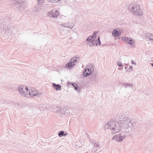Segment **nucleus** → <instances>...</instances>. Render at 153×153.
I'll list each match as a JSON object with an SVG mask.
<instances>
[{"label": "nucleus", "mask_w": 153, "mask_h": 153, "mask_svg": "<svg viewBox=\"0 0 153 153\" xmlns=\"http://www.w3.org/2000/svg\"><path fill=\"white\" fill-rule=\"evenodd\" d=\"M71 85L74 88V89L75 90H77L78 89V88H79L78 86L75 83H72Z\"/></svg>", "instance_id": "nucleus-25"}, {"label": "nucleus", "mask_w": 153, "mask_h": 153, "mask_svg": "<svg viewBox=\"0 0 153 153\" xmlns=\"http://www.w3.org/2000/svg\"><path fill=\"white\" fill-rule=\"evenodd\" d=\"M128 126L129 127H130L131 131H133L137 128V126L136 123L133 122L131 120H129V123H128Z\"/></svg>", "instance_id": "nucleus-5"}, {"label": "nucleus", "mask_w": 153, "mask_h": 153, "mask_svg": "<svg viewBox=\"0 0 153 153\" xmlns=\"http://www.w3.org/2000/svg\"><path fill=\"white\" fill-rule=\"evenodd\" d=\"M9 30V31H10V29H9L8 30V29H7V30H6V33H8Z\"/></svg>", "instance_id": "nucleus-40"}, {"label": "nucleus", "mask_w": 153, "mask_h": 153, "mask_svg": "<svg viewBox=\"0 0 153 153\" xmlns=\"http://www.w3.org/2000/svg\"><path fill=\"white\" fill-rule=\"evenodd\" d=\"M35 88H33V89H31V93H30V91H29L28 94L30 95H33V96H37L38 94V93L37 92V91H36V93L35 92Z\"/></svg>", "instance_id": "nucleus-12"}, {"label": "nucleus", "mask_w": 153, "mask_h": 153, "mask_svg": "<svg viewBox=\"0 0 153 153\" xmlns=\"http://www.w3.org/2000/svg\"><path fill=\"white\" fill-rule=\"evenodd\" d=\"M131 63L133 64H136L135 63V62H134L132 60H131Z\"/></svg>", "instance_id": "nucleus-42"}, {"label": "nucleus", "mask_w": 153, "mask_h": 153, "mask_svg": "<svg viewBox=\"0 0 153 153\" xmlns=\"http://www.w3.org/2000/svg\"><path fill=\"white\" fill-rule=\"evenodd\" d=\"M130 118H128V117H122V116L120 117L119 121L120 123V122L122 123L123 125H127V124L129 122V120H131Z\"/></svg>", "instance_id": "nucleus-4"}, {"label": "nucleus", "mask_w": 153, "mask_h": 153, "mask_svg": "<svg viewBox=\"0 0 153 153\" xmlns=\"http://www.w3.org/2000/svg\"><path fill=\"white\" fill-rule=\"evenodd\" d=\"M134 13L138 16H140L143 14V12L140 8V7L139 5L134 4V5L131 7Z\"/></svg>", "instance_id": "nucleus-2"}, {"label": "nucleus", "mask_w": 153, "mask_h": 153, "mask_svg": "<svg viewBox=\"0 0 153 153\" xmlns=\"http://www.w3.org/2000/svg\"><path fill=\"white\" fill-rule=\"evenodd\" d=\"M122 39L124 41L131 45L133 44V39L130 38L123 37Z\"/></svg>", "instance_id": "nucleus-8"}, {"label": "nucleus", "mask_w": 153, "mask_h": 153, "mask_svg": "<svg viewBox=\"0 0 153 153\" xmlns=\"http://www.w3.org/2000/svg\"><path fill=\"white\" fill-rule=\"evenodd\" d=\"M24 5L23 4H21L19 7H18V10L20 11H22L24 10Z\"/></svg>", "instance_id": "nucleus-27"}, {"label": "nucleus", "mask_w": 153, "mask_h": 153, "mask_svg": "<svg viewBox=\"0 0 153 153\" xmlns=\"http://www.w3.org/2000/svg\"><path fill=\"white\" fill-rule=\"evenodd\" d=\"M24 86L22 85L19 86L18 88V90L19 92L23 96H25L27 95V92H26L25 91H24L23 88Z\"/></svg>", "instance_id": "nucleus-7"}, {"label": "nucleus", "mask_w": 153, "mask_h": 153, "mask_svg": "<svg viewBox=\"0 0 153 153\" xmlns=\"http://www.w3.org/2000/svg\"><path fill=\"white\" fill-rule=\"evenodd\" d=\"M46 1L45 0H37V4L39 5H41L45 3Z\"/></svg>", "instance_id": "nucleus-19"}, {"label": "nucleus", "mask_w": 153, "mask_h": 153, "mask_svg": "<svg viewBox=\"0 0 153 153\" xmlns=\"http://www.w3.org/2000/svg\"><path fill=\"white\" fill-rule=\"evenodd\" d=\"M4 25L2 23H1L0 25V33H1L4 31Z\"/></svg>", "instance_id": "nucleus-22"}, {"label": "nucleus", "mask_w": 153, "mask_h": 153, "mask_svg": "<svg viewBox=\"0 0 153 153\" xmlns=\"http://www.w3.org/2000/svg\"><path fill=\"white\" fill-rule=\"evenodd\" d=\"M93 42H94V45H96V46L100 45L101 44V42L100 40V37L99 36L98 38L95 41L94 39Z\"/></svg>", "instance_id": "nucleus-14"}, {"label": "nucleus", "mask_w": 153, "mask_h": 153, "mask_svg": "<svg viewBox=\"0 0 153 153\" xmlns=\"http://www.w3.org/2000/svg\"><path fill=\"white\" fill-rule=\"evenodd\" d=\"M126 137V136L122 134H116L113 137L112 139L118 142H122Z\"/></svg>", "instance_id": "nucleus-3"}, {"label": "nucleus", "mask_w": 153, "mask_h": 153, "mask_svg": "<svg viewBox=\"0 0 153 153\" xmlns=\"http://www.w3.org/2000/svg\"><path fill=\"white\" fill-rule=\"evenodd\" d=\"M123 66H123V65H122V66L121 67L122 68H123Z\"/></svg>", "instance_id": "nucleus-46"}, {"label": "nucleus", "mask_w": 153, "mask_h": 153, "mask_svg": "<svg viewBox=\"0 0 153 153\" xmlns=\"http://www.w3.org/2000/svg\"><path fill=\"white\" fill-rule=\"evenodd\" d=\"M91 79L93 80L94 81L97 80V79L96 76V74L95 73H93L91 75Z\"/></svg>", "instance_id": "nucleus-20"}, {"label": "nucleus", "mask_w": 153, "mask_h": 153, "mask_svg": "<svg viewBox=\"0 0 153 153\" xmlns=\"http://www.w3.org/2000/svg\"><path fill=\"white\" fill-rule=\"evenodd\" d=\"M93 39L91 38V36H88L87 39H86V41L89 42H93L94 41Z\"/></svg>", "instance_id": "nucleus-26"}, {"label": "nucleus", "mask_w": 153, "mask_h": 153, "mask_svg": "<svg viewBox=\"0 0 153 153\" xmlns=\"http://www.w3.org/2000/svg\"><path fill=\"white\" fill-rule=\"evenodd\" d=\"M125 68L126 69H127L126 67L125 66Z\"/></svg>", "instance_id": "nucleus-47"}, {"label": "nucleus", "mask_w": 153, "mask_h": 153, "mask_svg": "<svg viewBox=\"0 0 153 153\" xmlns=\"http://www.w3.org/2000/svg\"><path fill=\"white\" fill-rule=\"evenodd\" d=\"M17 2H18V3H21V1H20H20L19 0V1H18V0H17Z\"/></svg>", "instance_id": "nucleus-41"}, {"label": "nucleus", "mask_w": 153, "mask_h": 153, "mask_svg": "<svg viewBox=\"0 0 153 153\" xmlns=\"http://www.w3.org/2000/svg\"><path fill=\"white\" fill-rule=\"evenodd\" d=\"M53 17L54 18H57L59 16V13L58 10L53 9Z\"/></svg>", "instance_id": "nucleus-10"}, {"label": "nucleus", "mask_w": 153, "mask_h": 153, "mask_svg": "<svg viewBox=\"0 0 153 153\" xmlns=\"http://www.w3.org/2000/svg\"><path fill=\"white\" fill-rule=\"evenodd\" d=\"M71 59L72 60L73 59V63H74L75 62H78V60H79V57H74L73 58H72Z\"/></svg>", "instance_id": "nucleus-23"}, {"label": "nucleus", "mask_w": 153, "mask_h": 153, "mask_svg": "<svg viewBox=\"0 0 153 153\" xmlns=\"http://www.w3.org/2000/svg\"><path fill=\"white\" fill-rule=\"evenodd\" d=\"M88 72H87L85 74V76H84L85 77H86L89 76L90 74H92V73L93 71V70L91 68H87Z\"/></svg>", "instance_id": "nucleus-17"}, {"label": "nucleus", "mask_w": 153, "mask_h": 153, "mask_svg": "<svg viewBox=\"0 0 153 153\" xmlns=\"http://www.w3.org/2000/svg\"><path fill=\"white\" fill-rule=\"evenodd\" d=\"M123 58L125 59V62H129V59L128 57L127 56H124L123 57Z\"/></svg>", "instance_id": "nucleus-28"}, {"label": "nucleus", "mask_w": 153, "mask_h": 153, "mask_svg": "<svg viewBox=\"0 0 153 153\" xmlns=\"http://www.w3.org/2000/svg\"><path fill=\"white\" fill-rule=\"evenodd\" d=\"M69 22H68L67 23H63L61 25L62 27H67L71 29V27H73L74 25L71 27L69 25Z\"/></svg>", "instance_id": "nucleus-16"}, {"label": "nucleus", "mask_w": 153, "mask_h": 153, "mask_svg": "<svg viewBox=\"0 0 153 153\" xmlns=\"http://www.w3.org/2000/svg\"><path fill=\"white\" fill-rule=\"evenodd\" d=\"M75 65L74 63H73L71 61L70 62H68L65 65V67L67 68L71 69Z\"/></svg>", "instance_id": "nucleus-11"}, {"label": "nucleus", "mask_w": 153, "mask_h": 153, "mask_svg": "<svg viewBox=\"0 0 153 153\" xmlns=\"http://www.w3.org/2000/svg\"><path fill=\"white\" fill-rule=\"evenodd\" d=\"M90 42L88 43V45H89L90 46H92L94 45V42Z\"/></svg>", "instance_id": "nucleus-33"}, {"label": "nucleus", "mask_w": 153, "mask_h": 153, "mask_svg": "<svg viewBox=\"0 0 153 153\" xmlns=\"http://www.w3.org/2000/svg\"><path fill=\"white\" fill-rule=\"evenodd\" d=\"M66 18V17L63 15H62L60 17V19H65Z\"/></svg>", "instance_id": "nucleus-36"}, {"label": "nucleus", "mask_w": 153, "mask_h": 153, "mask_svg": "<svg viewBox=\"0 0 153 153\" xmlns=\"http://www.w3.org/2000/svg\"><path fill=\"white\" fill-rule=\"evenodd\" d=\"M112 35L114 37H118L120 36L121 33L116 28L113 30L112 33Z\"/></svg>", "instance_id": "nucleus-9"}, {"label": "nucleus", "mask_w": 153, "mask_h": 153, "mask_svg": "<svg viewBox=\"0 0 153 153\" xmlns=\"http://www.w3.org/2000/svg\"><path fill=\"white\" fill-rule=\"evenodd\" d=\"M59 109V110H58L56 111V112L57 113H59L60 115H63L65 114V116L66 113L68 114V113H70L68 110H65L64 109L61 107H60Z\"/></svg>", "instance_id": "nucleus-6"}, {"label": "nucleus", "mask_w": 153, "mask_h": 153, "mask_svg": "<svg viewBox=\"0 0 153 153\" xmlns=\"http://www.w3.org/2000/svg\"><path fill=\"white\" fill-rule=\"evenodd\" d=\"M48 1L51 2H54L55 1L57 2L59 1V0H48Z\"/></svg>", "instance_id": "nucleus-32"}, {"label": "nucleus", "mask_w": 153, "mask_h": 153, "mask_svg": "<svg viewBox=\"0 0 153 153\" xmlns=\"http://www.w3.org/2000/svg\"><path fill=\"white\" fill-rule=\"evenodd\" d=\"M53 10H51V11L48 12V13L47 14V16H49L51 17H53Z\"/></svg>", "instance_id": "nucleus-24"}, {"label": "nucleus", "mask_w": 153, "mask_h": 153, "mask_svg": "<svg viewBox=\"0 0 153 153\" xmlns=\"http://www.w3.org/2000/svg\"><path fill=\"white\" fill-rule=\"evenodd\" d=\"M64 131H61L58 133V136L59 137H61L63 136Z\"/></svg>", "instance_id": "nucleus-29"}, {"label": "nucleus", "mask_w": 153, "mask_h": 153, "mask_svg": "<svg viewBox=\"0 0 153 153\" xmlns=\"http://www.w3.org/2000/svg\"><path fill=\"white\" fill-rule=\"evenodd\" d=\"M125 65H126V66H128V63H127V64H126V63H125Z\"/></svg>", "instance_id": "nucleus-44"}, {"label": "nucleus", "mask_w": 153, "mask_h": 153, "mask_svg": "<svg viewBox=\"0 0 153 153\" xmlns=\"http://www.w3.org/2000/svg\"><path fill=\"white\" fill-rule=\"evenodd\" d=\"M65 1L66 2L68 1L67 0H63Z\"/></svg>", "instance_id": "nucleus-45"}, {"label": "nucleus", "mask_w": 153, "mask_h": 153, "mask_svg": "<svg viewBox=\"0 0 153 153\" xmlns=\"http://www.w3.org/2000/svg\"><path fill=\"white\" fill-rule=\"evenodd\" d=\"M121 123L120 121H114L112 124L107 123L105 125V128L110 129L112 131V133L114 134L118 132L121 129Z\"/></svg>", "instance_id": "nucleus-1"}, {"label": "nucleus", "mask_w": 153, "mask_h": 153, "mask_svg": "<svg viewBox=\"0 0 153 153\" xmlns=\"http://www.w3.org/2000/svg\"><path fill=\"white\" fill-rule=\"evenodd\" d=\"M94 145L95 148H96L97 147H100V146L97 143H95L94 144Z\"/></svg>", "instance_id": "nucleus-34"}, {"label": "nucleus", "mask_w": 153, "mask_h": 153, "mask_svg": "<svg viewBox=\"0 0 153 153\" xmlns=\"http://www.w3.org/2000/svg\"><path fill=\"white\" fill-rule=\"evenodd\" d=\"M46 0V1H48V0Z\"/></svg>", "instance_id": "nucleus-48"}, {"label": "nucleus", "mask_w": 153, "mask_h": 153, "mask_svg": "<svg viewBox=\"0 0 153 153\" xmlns=\"http://www.w3.org/2000/svg\"><path fill=\"white\" fill-rule=\"evenodd\" d=\"M88 72V69H85V70L83 71V75L84 77V76H85V74L86 72Z\"/></svg>", "instance_id": "nucleus-31"}, {"label": "nucleus", "mask_w": 153, "mask_h": 153, "mask_svg": "<svg viewBox=\"0 0 153 153\" xmlns=\"http://www.w3.org/2000/svg\"><path fill=\"white\" fill-rule=\"evenodd\" d=\"M68 134V133H64L63 136H64V137L66 136V135H67Z\"/></svg>", "instance_id": "nucleus-39"}, {"label": "nucleus", "mask_w": 153, "mask_h": 153, "mask_svg": "<svg viewBox=\"0 0 153 153\" xmlns=\"http://www.w3.org/2000/svg\"><path fill=\"white\" fill-rule=\"evenodd\" d=\"M97 33V32H95L93 33L92 35L90 36H91V38L93 39H94L96 38V34Z\"/></svg>", "instance_id": "nucleus-30"}, {"label": "nucleus", "mask_w": 153, "mask_h": 153, "mask_svg": "<svg viewBox=\"0 0 153 153\" xmlns=\"http://www.w3.org/2000/svg\"><path fill=\"white\" fill-rule=\"evenodd\" d=\"M123 86H125V88H127L128 87H130L131 88H132L133 86V84H129L126 82L123 83Z\"/></svg>", "instance_id": "nucleus-18"}, {"label": "nucleus", "mask_w": 153, "mask_h": 153, "mask_svg": "<svg viewBox=\"0 0 153 153\" xmlns=\"http://www.w3.org/2000/svg\"><path fill=\"white\" fill-rule=\"evenodd\" d=\"M146 37L151 40L153 41V35L151 33H148L146 35Z\"/></svg>", "instance_id": "nucleus-15"}, {"label": "nucleus", "mask_w": 153, "mask_h": 153, "mask_svg": "<svg viewBox=\"0 0 153 153\" xmlns=\"http://www.w3.org/2000/svg\"><path fill=\"white\" fill-rule=\"evenodd\" d=\"M114 121H113L112 120H110V121H109V122H108V123H109L110 124H112L113 123H114Z\"/></svg>", "instance_id": "nucleus-38"}, {"label": "nucleus", "mask_w": 153, "mask_h": 153, "mask_svg": "<svg viewBox=\"0 0 153 153\" xmlns=\"http://www.w3.org/2000/svg\"><path fill=\"white\" fill-rule=\"evenodd\" d=\"M39 10V7L37 6H36L34 7L33 11V13L36 14L38 13Z\"/></svg>", "instance_id": "nucleus-21"}, {"label": "nucleus", "mask_w": 153, "mask_h": 153, "mask_svg": "<svg viewBox=\"0 0 153 153\" xmlns=\"http://www.w3.org/2000/svg\"><path fill=\"white\" fill-rule=\"evenodd\" d=\"M129 68L131 69H132V66H129Z\"/></svg>", "instance_id": "nucleus-43"}, {"label": "nucleus", "mask_w": 153, "mask_h": 153, "mask_svg": "<svg viewBox=\"0 0 153 153\" xmlns=\"http://www.w3.org/2000/svg\"><path fill=\"white\" fill-rule=\"evenodd\" d=\"M117 65L121 67L122 66V64L121 62H119L117 63Z\"/></svg>", "instance_id": "nucleus-35"}, {"label": "nucleus", "mask_w": 153, "mask_h": 153, "mask_svg": "<svg viewBox=\"0 0 153 153\" xmlns=\"http://www.w3.org/2000/svg\"><path fill=\"white\" fill-rule=\"evenodd\" d=\"M25 90H26V91L25 92H27V94H28V89L27 87H26L25 88Z\"/></svg>", "instance_id": "nucleus-37"}, {"label": "nucleus", "mask_w": 153, "mask_h": 153, "mask_svg": "<svg viewBox=\"0 0 153 153\" xmlns=\"http://www.w3.org/2000/svg\"><path fill=\"white\" fill-rule=\"evenodd\" d=\"M53 87L56 90H61V85L59 84H56L55 83L52 84Z\"/></svg>", "instance_id": "nucleus-13"}]
</instances>
